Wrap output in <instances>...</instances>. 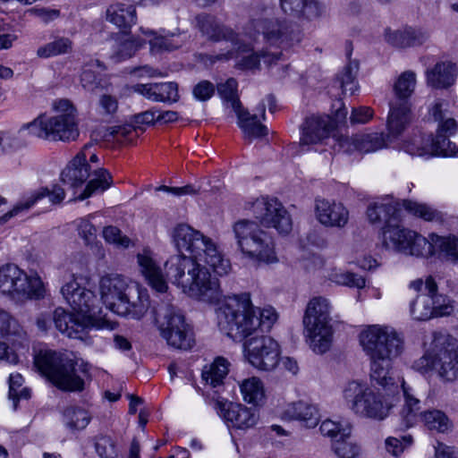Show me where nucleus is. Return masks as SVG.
<instances>
[{"mask_svg":"<svg viewBox=\"0 0 458 458\" xmlns=\"http://www.w3.org/2000/svg\"><path fill=\"white\" fill-rule=\"evenodd\" d=\"M19 326L16 319L7 311L0 310V335H15L18 333Z\"/></svg>","mask_w":458,"mask_h":458,"instance_id":"59","label":"nucleus"},{"mask_svg":"<svg viewBox=\"0 0 458 458\" xmlns=\"http://www.w3.org/2000/svg\"><path fill=\"white\" fill-rule=\"evenodd\" d=\"M256 318L259 321L257 325V334L260 332H267L271 329L275 322L277 320V313L272 307L256 310Z\"/></svg>","mask_w":458,"mask_h":458,"instance_id":"57","label":"nucleus"},{"mask_svg":"<svg viewBox=\"0 0 458 458\" xmlns=\"http://www.w3.org/2000/svg\"><path fill=\"white\" fill-rule=\"evenodd\" d=\"M380 238L382 246L386 250L416 257H430L431 247L428 238L400 225L399 222L383 227Z\"/></svg>","mask_w":458,"mask_h":458,"instance_id":"16","label":"nucleus"},{"mask_svg":"<svg viewBox=\"0 0 458 458\" xmlns=\"http://www.w3.org/2000/svg\"><path fill=\"white\" fill-rule=\"evenodd\" d=\"M416 86V74L412 71L403 72L394 85L395 98L390 102L387 130L393 135H400L411 123L410 97Z\"/></svg>","mask_w":458,"mask_h":458,"instance_id":"15","label":"nucleus"},{"mask_svg":"<svg viewBox=\"0 0 458 458\" xmlns=\"http://www.w3.org/2000/svg\"><path fill=\"white\" fill-rule=\"evenodd\" d=\"M283 416L286 420L301 421L307 428H315L320 420V414L316 405L299 401L287 405Z\"/></svg>","mask_w":458,"mask_h":458,"instance_id":"33","label":"nucleus"},{"mask_svg":"<svg viewBox=\"0 0 458 458\" xmlns=\"http://www.w3.org/2000/svg\"><path fill=\"white\" fill-rule=\"evenodd\" d=\"M403 207L409 213L423 218L426 221L442 220L441 214L426 204H421L411 200H404Z\"/></svg>","mask_w":458,"mask_h":458,"instance_id":"49","label":"nucleus"},{"mask_svg":"<svg viewBox=\"0 0 458 458\" xmlns=\"http://www.w3.org/2000/svg\"><path fill=\"white\" fill-rule=\"evenodd\" d=\"M199 259L193 256L178 254L170 257L165 264V276L182 292L192 283V278L199 267Z\"/></svg>","mask_w":458,"mask_h":458,"instance_id":"22","label":"nucleus"},{"mask_svg":"<svg viewBox=\"0 0 458 458\" xmlns=\"http://www.w3.org/2000/svg\"><path fill=\"white\" fill-rule=\"evenodd\" d=\"M154 314L160 334L168 345L184 351L194 345L193 331L175 307L162 304L154 309Z\"/></svg>","mask_w":458,"mask_h":458,"instance_id":"12","label":"nucleus"},{"mask_svg":"<svg viewBox=\"0 0 458 458\" xmlns=\"http://www.w3.org/2000/svg\"><path fill=\"white\" fill-rule=\"evenodd\" d=\"M456 65L451 62H438L425 72L428 86L444 89L455 83L457 78Z\"/></svg>","mask_w":458,"mask_h":458,"instance_id":"29","label":"nucleus"},{"mask_svg":"<svg viewBox=\"0 0 458 458\" xmlns=\"http://www.w3.org/2000/svg\"><path fill=\"white\" fill-rule=\"evenodd\" d=\"M259 13L250 20V29L270 46L288 48L300 40L299 33L287 21L272 17V9L259 5Z\"/></svg>","mask_w":458,"mask_h":458,"instance_id":"13","label":"nucleus"},{"mask_svg":"<svg viewBox=\"0 0 458 458\" xmlns=\"http://www.w3.org/2000/svg\"><path fill=\"white\" fill-rule=\"evenodd\" d=\"M411 444L412 437L410 435L402 437V439L390 437L386 440V448L394 456H399Z\"/></svg>","mask_w":458,"mask_h":458,"instance_id":"58","label":"nucleus"},{"mask_svg":"<svg viewBox=\"0 0 458 458\" xmlns=\"http://www.w3.org/2000/svg\"><path fill=\"white\" fill-rule=\"evenodd\" d=\"M425 293L410 302V314L414 320L426 321L434 317L448 316L454 306L448 296L438 293L437 284L431 276L425 280Z\"/></svg>","mask_w":458,"mask_h":458,"instance_id":"17","label":"nucleus"},{"mask_svg":"<svg viewBox=\"0 0 458 458\" xmlns=\"http://www.w3.org/2000/svg\"><path fill=\"white\" fill-rule=\"evenodd\" d=\"M428 240L431 247L430 257L439 254L446 260L458 263V238L430 233Z\"/></svg>","mask_w":458,"mask_h":458,"instance_id":"38","label":"nucleus"},{"mask_svg":"<svg viewBox=\"0 0 458 458\" xmlns=\"http://www.w3.org/2000/svg\"><path fill=\"white\" fill-rule=\"evenodd\" d=\"M155 102L175 103L179 100L178 85L175 82L156 83Z\"/></svg>","mask_w":458,"mask_h":458,"instance_id":"55","label":"nucleus"},{"mask_svg":"<svg viewBox=\"0 0 458 458\" xmlns=\"http://www.w3.org/2000/svg\"><path fill=\"white\" fill-rule=\"evenodd\" d=\"M72 50V41L67 38H57L47 45L40 47L37 55L42 58L63 55L69 53Z\"/></svg>","mask_w":458,"mask_h":458,"instance_id":"52","label":"nucleus"},{"mask_svg":"<svg viewBox=\"0 0 458 458\" xmlns=\"http://www.w3.org/2000/svg\"><path fill=\"white\" fill-rule=\"evenodd\" d=\"M196 28L208 41L226 42L229 49L226 52L215 55H207L211 62L228 61L237 56L239 52H250V47L241 38L240 35L232 28L222 23L215 16L208 13H200L196 16Z\"/></svg>","mask_w":458,"mask_h":458,"instance_id":"11","label":"nucleus"},{"mask_svg":"<svg viewBox=\"0 0 458 458\" xmlns=\"http://www.w3.org/2000/svg\"><path fill=\"white\" fill-rule=\"evenodd\" d=\"M401 208L399 204L391 199L372 202L367 208V216L371 224L384 223L388 227L395 222H400Z\"/></svg>","mask_w":458,"mask_h":458,"instance_id":"27","label":"nucleus"},{"mask_svg":"<svg viewBox=\"0 0 458 458\" xmlns=\"http://www.w3.org/2000/svg\"><path fill=\"white\" fill-rule=\"evenodd\" d=\"M143 44L144 41L140 38L123 35L116 40V49L111 57L114 62L128 59L131 57Z\"/></svg>","mask_w":458,"mask_h":458,"instance_id":"43","label":"nucleus"},{"mask_svg":"<svg viewBox=\"0 0 458 458\" xmlns=\"http://www.w3.org/2000/svg\"><path fill=\"white\" fill-rule=\"evenodd\" d=\"M413 369L420 373L435 370L445 380L458 376V344L455 338L441 333H433L431 346L414 361Z\"/></svg>","mask_w":458,"mask_h":458,"instance_id":"8","label":"nucleus"},{"mask_svg":"<svg viewBox=\"0 0 458 458\" xmlns=\"http://www.w3.org/2000/svg\"><path fill=\"white\" fill-rule=\"evenodd\" d=\"M148 35H156L152 30H142ZM188 35L184 32L171 33L165 36H154L149 40L150 51L153 54L172 52L181 48L188 41Z\"/></svg>","mask_w":458,"mask_h":458,"instance_id":"37","label":"nucleus"},{"mask_svg":"<svg viewBox=\"0 0 458 458\" xmlns=\"http://www.w3.org/2000/svg\"><path fill=\"white\" fill-rule=\"evenodd\" d=\"M54 107L57 112L56 115H39L31 123L23 125L19 132L28 130L30 135L43 140H75L79 136V129L74 106L69 100L60 99L55 102Z\"/></svg>","mask_w":458,"mask_h":458,"instance_id":"7","label":"nucleus"},{"mask_svg":"<svg viewBox=\"0 0 458 458\" xmlns=\"http://www.w3.org/2000/svg\"><path fill=\"white\" fill-rule=\"evenodd\" d=\"M95 449L100 458H115L118 455L115 442L108 436L96 437Z\"/></svg>","mask_w":458,"mask_h":458,"instance_id":"56","label":"nucleus"},{"mask_svg":"<svg viewBox=\"0 0 458 458\" xmlns=\"http://www.w3.org/2000/svg\"><path fill=\"white\" fill-rule=\"evenodd\" d=\"M101 299L114 313L141 318L149 308L148 295L137 285H130L120 275H106L99 283Z\"/></svg>","mask_w":458,"mask_h":458,"instance_id":"4","label":"nucleus"},{"mask_svg":"<svg viewBox=\"0 0 458 458\" xmlns=\"http://www.w3.org/2000/svg\"><path fill=\"white\" fill-rule=\"evenodd\" d=\"M133 131L134 128L130 124L101 127L95 131V136L97 139L99 137L101 140L106 141H109L113 139L121 140L127 139Z\"/></svg>","mask_w":458,"mask_h":458,"instance_id":"54","label":"nucleus"},{"mask_svg":"<svg viewBox=\"0 0 458 458\" xmlns=\"http://www.w3.org/2000/svg\"><path fill=\"white\" fill-rule=\"evenodd\" d=\"M421 420L429 430L445 433L452 428V422L445 412L439 410L426 411Z\"/></svg>","mask_w":458,"mask_h":458,"instance_id":"45","label":"nucleus"},{"mask_svg":"<svg viewBox=\"0 0 458 458\" xmlns=\"http://www.w3.org/2000/svg\"><path fill=\"white\" fill-rule=\"evenodd\" d=\"M80 236L85 241L86 244L94 242L97 234L96 227L86 218H81L77 225Z\"/></svg>","mask_w":458,"mask_h":458,"instance_id":"60","label":"nucleus"},{"mask_svg":"<svg viewBox=\"0 0 458 458\" xmlns=\"http://www.w3.org/2000/svg\"><path fill=\"white\" fill-rule=\"evenodd\" d=\"M48 197L52 204H60L64 197L65 191L60 185L55 184L52 189L47 187L40 188L31 193L27 199L19 202L13 208L0 217V225L6 223L11 217L16 216L23 210L30 209L38 200Z\"/></svg>","mask_w":458,"mask_h":458,"instance_id":"26","label":"nucleus"},{"mask_svg":"<svg viewBox=\"0 0 458 458\" xmlns=\"http://www.w3.org/2000/svg\"><path fill=\"white\" fill-rule=\"evenodd\" d=\"M91 148V144H86L69 165L61 173V181L71 188L82 185L89 177L90 165L87 160V151Z\"/></svg>","mask_w":458,"mask_h":458,"instance_id":"24","label":"nucleus"},{"mask_svg":"<svg viewBox=\"0 0 458 458\" xmlns=\"http://www.w3.org/2000/svg\"><path fill=\"white\" fill-rule=\"evenodd\" d=\"M329 279L338 285L350 288L362 289L366 285V280L362 276L348 271H335L330 274Z\"/></svg>","mask_w":458,"mask_h":458,"instance_id":"50","label":"nucleus"},{"mask_svg":"<svg viewBox=\"0 0 458 458\" xmlns=\"http://www.w3.org/2000/svg\"><path fill=\"white\" fill-rule=\"evenodd\" d=\"M345 426H343L339 422H335L331 420H326L320 425V431L324 436L330 437L337 439L341 436V432L344 429Z\"/></svg>","mask_w":458,"mask_h":458,"instance_id":"63","label":"nucleus"},{"mask_svg":"<svg viewBox=\"0 0 458 458\" xmlns=\"http://www.w3.org/2000/svg\"><path fill=\"white\" fill-rule=\"evenodd\" d=\"M330 303L324 297L312 298L306 308L303 325L310 348L317 353H325L332 343Z\"/></svg>","mask_w":458,"mask_h":458,"instance_id":"10","label":"nucleus"},{"mask_svg":"<svg viewBox=\"0 0 458 458\" xmlns=\"http://www.w3.org/2000/svg\"><path fill=\"white\" fill-rule=\"evenodd\" d=\"M221 332L233 341L242 342L257 335L256 310L247 293L228 298L216 310Z\"/></svg>","mask_w":458,"mask_h":458,"instance_id":"6","label":"nucleus"},{"mask_svg":"<svg viewBox=\"0 0 458 458\" xmlns=\"http://www.w3.org/2000/svg\"><path fill=\"white\" fill-rule=\"evenodd\" d=\"M38 370L59 389L80 392L84 389V377L88 364L78 360L72 353L57 352L52 350L40 351L34 359Z\"/></svg>","mask_w":458,"mask_h":458,"instance_id":"3","label":"nucleus"},{"mask_svg":"<svg viewBox=\"0 0 458 458\" xmlns=\"http://www.w3.org/2000/svg\"><path fill=\"white\" fill-rule=\"evenodd\" d=\"M358 71L359 62L357 60H350L348 64L344 68V71L340 75V82L344 93L349 92L350 95H352L357 91L358 85L355 79Z\"/></svg>","mask_w":458,"mask_h":458,"instance_id":"51","label":"nucleus"},{"mask_svg":"<svg viewBox=\"0 0 458 458\" xmlns=\"http://www.w3.org/2000/svg\"><path fill=\"white\" fill-rule=\"evenodd\" d=\"M195 275L192 278L193 282H190V285L186 287L183 293L202 301L214 302L219 301L222 296L219 280L212 276L209 270L201 264Z\"/></svg>","mask_w":458,"mask_h":458,"instance_id":"21","label":"nucleus"},{"mask_svg":"<svg viewBox=\"0 0 458 458\" xmlns=\"http://www.w3.org/2000/svg\"><path fill=\"white\" fill-rule=\"evenodd\" d=\"M238 125L243 132L244 138L252 140L264 137L267 134V128L258 119L257 114H251L243 106L234 111Z\"/></svg>","mask_w":458,"mask_h":458,"instance_id":"39","label":"nucleus"},{"mask_svg":"<svg viewBox=\"0 0 458 458\" xmlns=\"http://www.w3.org/2000/svg\"><path fill=\"white\" fill-rule=\"evenodd\" d=\"M398 136L393 135L389 130L387 135H385L383 132H372L355 136L352 140L347 136H334L332 139L334 144L332 146L335 148L337 145L339 151L348 152L352 150L351 145L352 143L354 148L360 152L369 153L387 147L388 143Z\"/></svg>","mask_w":458,"mask_h":458,"instance_id":"20","label":"nucleus"},{"mask_svg":"<svg viewBox=\"0 0 458 458\" xmlns=\"http://www.w3.org/2000/svg\"><path fill=\"white\" fill-rule=\"evenodd\" d=\"M428 143L429 136L415 135L403 143L402 149L411 156H429Z\"/></svg>","mask_w":458,"mask_h":458,"instance_id":"53","label":"nucleus"},{"mask_svg":"<svg viewBox=\"0 0 458 458\" xmlns=\"http://www.w3.org/2000/svg\"><path fill=\"white\" fill-rule=\"evenodd\" d=\"M374 111L369 106L353 107L350 116L352 124H364L372 119Z\"/></svg>","mask_w":458,"mask_h":458,"instance_id":"61","label":"nucleus"},{"mask_svg":"<svg viewBox=\"0 0 458 458\" xmlns=\"http://www.w3.org/2000/svg\"><path fill=\"white\" fill-rule=\"evenodd\" d=\"M193 96L199 101L208 100L215 93V86L208 81H201L194 86Z\"/></svg>","mask_w":458,"mask_h":458,"instance_id":"62","label":"nucleus"},{"mask_svg":"<svg viewBox=\"0 0 458 458\" xmlns=\"http://www.w3.org/2000/svg\"><path fill=\"white\" fill-rule=\"evenodd\" d=\"M360 343L370 360L371 381L380 386L383 393L352 380L344 386L343 397L355 414L381 420L400 394L399 384L389 376V370L393 360L403 351V341L394 328L371 325L360 332Z\"/></svg>","mask_w":458,"mask_h":458,"instance_id":"1","label":"nucleus"},{"mask_svg":"<svg viewBox=\"0 0 458 458\" xmlns=\"http://www.w3.org/2000/svg\"><path fill=\"white\" fill-rule=\"evenodd\" d=\"M174 247L179 252L187 251L205 262L218 276L227 275L231 263L218 250L216 242L186 224L177 225L171 233Z\"/></svg>","mask_w":458,"mask_h":458,"instance_id":"5","label":"nucleus"},{"mask_svg":"<svg viewBox=\"0 0 458 458\" xmlns=\"http://www.w3.org/2000/svg\"><path fill=\"white\" fill-rule=\"evenodd\" d=\"M428 38V34L411 27L391 31H386V40L394 47L405 48L423 44Z\"/></svg>","mask_w":458,"mask_h":458,"instance_id":"34","label":"nucleus"},{"mask_svg":"<svg viewBox=\"0 0 458 458\" xmlns=\"http://www.w3.org/2000/svg\"><path fill=\"white\" fill-rule=\"evenodd\" d=\"M238 250L247 258L264 263L277 262L275 243L256 221L241 219L233 225Z\"/></svg>","mask_w":458,"mask_h":458,"instance_id":"9","label":"nucleus"},{"mask_svg":"<svg viewBox=\"0 0 458 458\" xmlns=\"http://www.w3.org/2000/svg\"><path fill=\"white\" fill-rule=\"evenodd\" d=\"M63 415L66 427L72 430L84 429L91 420V416L89 412L77 406L65 408Z\"/></svg>","mask_w":458,"mask_h":458,"instance_id":"44","label":"nucleus"},{"mask_svg":"<svg viewBox=\"0 0 458 458\" xmlns=\"http://www.w3.org/2000/svg\"><path fill=\"white\" fill-rule=\"evenodd\" d=\"M250 47V52H239L237 54V56L233 59L240 58L242 55H246L242 56L241 59H239L235 64V67L240 70H255L259 69L260 64V60L262 59L264 64L267 67H271L274 64H276V63L282 58L283 55L282 52H276V53H268V52H253V47L251 44L247 43Z\"/></svg>","mask_w":458,"mask_h":458,"instance_id":"36","label":"nucleus"},{"mask_svg":"<svg viewBox=\"0 0 458 458\" xmlns=\"http://www.w3.org/2000/svg\"><path fill=\"white\" fill-rule=\"evenodd\" d=\"M351 426L345 425L341 436L333 440L332 449L339 458H355L360 452V447L350 440Z\"/></svg>","mask_w":458,"mask_h":458,"instance_id":"42","label":"nucleus"},{"mask_svg":"<svg viewBox=\"0 0 458 458\" xmlns=\"http://www.w3.org/2000/svg\"><path fill=\"white\" fill-rule=\"evenodd\" d=\"M140 272L148 281V284L157 293H165L168 285L161 268L153 259L149 250H143L137 255Z\"/></svg>","mask_w":458,"mask_h":458,"instance_id":"31","label":"nucleus"},{"mask_svg":"<svg viewBox=\"0 0 458 458\" xmlns=\"http://www.w3.org/2000/svg\"><path fill=\"white\" fill-rule=\"evenodd\" d=\"M0 293L15 301L38 300L44 296L45 289L37 276H28L14 264L0 267Z\"/></svg>","mask_w":458,"mask_h":458,"instance_id":"14","label":"nucleus"},{"mask_svg":"<svg viewBox=\"0 0 458 458\" xmlns=\"http://www.w3.org/2000/svg\"><path fill=\"white\" fill-rule=\"evenodd\" d=\"M315 215L318 221L327 227L341 229L349 221V211L342 203L326 199H315Z\"/></svg>","mask_w":458,"mask_h":458,"instance_id":"23","label":"nucleus"},{"mask_svg":"<svg viewBox=\"0 0 458 458\" xmlns=\"http://www.w3.org/2000/svg\"><path fill=\"white\" fill-rule=\"evenodd\" d=\"M61 293L77 314L70 313L61 307L56 308L53 313L56 329L70 338L89 342V330L99 327L95 318L98 309L96 294L81 287L76 279L66 283Z\"/></svg>","mask_w":458,"mask_h":458,"instance_id":"2","label":"nucleus"},{"mask_svg":"<svg viewBox=\"0 0 458 458\" xmlns=\"http://www.w3.org/2000/svg\"><path fill=\"white\" fill-rule=\"evenodd\" d=\"M81 83L87 90H93L98 88L99 80L98 74L86 66L81 74Z\"/></svg>","mask_w":458,"mask_h":458,"instance_id":"64","label":"nucleus"},{"mask_svg":"<svg viewBox=\"0 0 458 458\" xmlns=\"http://www.w3.org/2000/svg\"><path fill=\"white\" fill-rule=\"evenodd\" d=\"M249 362L260 370H272L279 361L280 348L276 341L267 335H255L245 344Z\"/></svg>","mask_w":458,"mask_h":458,"instance_id":"19","label":"nucleus"},{"mask_svg":"<svg viewBox=\"0 0 458 458\" xmlns=\"http://www.w3.org/2000/svg\"><path fill=\"white\" fill-rule=\"evenodd\" d=\"M218 412L224 420L237 428H248L254 426L258 417L251 409L231 402H217Z\"/></svg>","mask_w":458,"mask_h":458,"instance_id":"25","label":"nucleus"},{"mask_svg":"<svg viewBox=\"0 0 458 458\" xmlns=\"http://www.w3.org/2000/svg\"><path fill=\"white\" fill-rule=\"evenodd\" d=\"M229 362L223 357H217L215 360L206 365L201 373L202 380L206 385L216 389L215 392L218 393L219 389L224 385V380L228 374Z\"/></svg>","mask_w":458,"mask_h":458,"instance_id":"40","label":"nucleus"},{"mask_svg":"<svg viewBox=\"0 0 458 458\" xmlns=\"http://www.w3.org/2000/svg\"><path fill=\"white\" fill-rule=\"evenodd\" d=\"M332 128L328 117H309L301 127V143L303 145L317 144L329 137Z\"/></svg>","mask_w":458,"mask_h":458,"instance_id":"30","label":"nucleus"},{"mask_svg":"<svg viewBox=\"0 0 458 458\" xmlns=\"http://www.w3.org/2000/svg\"><path fill=\"white\" fill-rule=\"evenodd\" d=\"M237 86L238 83L233 78H230L225 82L217 85L219 96L233 111L242 106L237 94Z\"/></svg>","mask_w":458,"mask_h":458,"instance_id":"48","label":"nucleus"},{"mask_svg":"<svg viewBox=\"0 0 458 458\" xmlns=\"http://www.w3.org/2000/svg\"><path fill=\"white\" fill-rule=\"evenodd\" d=\"M428 146L429 156H458L455 144L448 140L447 135L442 134L441 132H437L435 138L429 135Z\"/></svg>","mask_w":458,"mask_h":458,"instance_id":"46","label":"nucleus"},{"mask_svg":"<svg viewBox=\"0 0 458 458\" xmlns=\"http://www.w3.org/2000/svg\"><path fill=\"white\" fill-rule=\"evenodd\" d=\"M251 208L254 216L261 225L274 227L281 234H288L292 231V218L276 199H257Z\"/></svg>","mask_w":458,"mask_h":458,"instance_id":"18","label":"nucleus"},{"mask_svg":"<svg viewBox=\"0 0 458 458\" xmlns=\"http://www.w3.org/2000/svg\"><path fill=\"white\" fill-rule=\"evenodd\" d=\"M131 4L122 3L111 4L106 10V20L126 31L136 21V12L133 4H140L142 0H128Z\"/></svg>","mask_w":458,"mask_h":458,"instance_id":"35","label":"nucleus"},{"mask_svg":"<svg viewBox=\"0 0 458 458\" xmlns=\"http://www.w3.org/2000/svg\"><path fill=\"white\" fill-rule=\"evenodd\" d=\"M283 12L294 18L308 20L320 17L324 7L316 0H279Z\"/></svg>","mask_w":458,"mask_h":458,"instance_id":"32","label":"nucleus"},{"mask_svg":"<svg viewBox=\"0 0 458 458\" xmlns=\"http://www.w3.org/2000/svg\"><path fill=\"white\" fill-rule=\"evenodd\" d=\"M397 382L404 398L400 417L403 426L408 428L416 425L422 419L424 411L420 400L414 395L412 389L405 385L403 379Z\"/></svg>","mask_w":458,"mask_h":458,"instance_id":"28","label":"nucleus"},{"mask_svg":"<svg viewBox=\"0 0 458 458\" xmlns=\"http://www.w3.org/2000/svg\"><path fill=\"white\" fill-rule=\"evenodd\" d=\"M113 177L105 168H98L94 172V178L89 181L83 192L78 197L79 200H83L93 194L102 193L111 187Z\"/></svg>","mask_w":458,"mask_h":458,"instance_id":"41","label":"nucleus"},{"mask_svg":"<svg viewBox=\"0 0 458 458\" xmlns=\"http://www.w3.org/2000/svg\"><path fill=\"white\" fill-rule=\"evenodd\" d=\"M243 400L249 403L257 404L264 395L263 386L258 377L244 379L240 385Z\"/></svg>","mask_w":458,"mask_h":458,"instance_id":"47","label":"nucleus"}]
</instances>
